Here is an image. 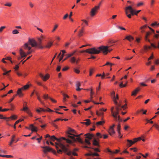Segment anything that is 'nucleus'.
<instances>
[{
  "label": "nucleus",
  "instance_id": "1",
  "mask_svg": "<svg viewBox=\"0 0 159 159\" xmlns=\"http://www.w3.org/2000/svg\"><path fill=\"white\" fill-rule=\"evenodd\" d=\"M114 103L116 105L115 107V111H114V107H112L111 108V110L112 113V116L114 117L116 121H121L122 119L120 118L119 116V111L121 110L123 108L124 109L126 108L127 104H126L124 106H121V103H118L116 100H113Z\"/></svg>",
  "mask_w": 159,
  "mask_h": 159
},
{
  "label": "nucleus",
  "instance_id": "2",
  "mask_svg": "<svg viewBox=\"0 0 159 159\" xmlns=\"http://www.w3.org/2000/svg\"><path fill=\"white\" fill-rule=\"evenodd\" d=\"M109 46H101L97 48H93V54H98L101 51L104 54H107L108 53Z\"/></svg>",
  "mask_w": 159,
  "mask_h": 159
},
{
  "label": "nucleus",
  "instance_id": "3",
  "mask_svg": "<svg viewBox=\"0 0 159 159\" xmlns=\"http://www.w3.org/2000/svg\"><path fill=\"white\" fill-rule=\"evenodd\" d=\"M31 45L32 47H37L38 43L34 39H29L28 43H25L23 46V47L25 50H30L31 49V48L30 46Z\"/></svg>",
  "mask_w": 159,
  "mask_h": 159
},
{
  "label": "nucleus",
  "instance_id": "4",
  "mask_svg": "<svg viewBox=\"0 0 159 159\" xmlns=\"http://www.w3.org/2000/svg\"><path fill=\"white\" fill-rule=\"evenodd\" d=\"M59 147H60L64 152L66 153L67 152V155L69 156L71 155V152L70 151H68V149L63 144V143L61 142L58 143H56V148L58 153L62 152L61 149H58Z\"/></svg>",
  "mask_w": 159,
  "mask_h": 159
},
{
  "label": "nucleus",
  "instance_id": "5",
  "mask_svg": "<svg viewBox=\"0 0 159 159\" xmlns=\"http://www.w3.org/2000/svg\"><path fill=\"white\" fill-rule=\"evenodd\" d=\"M102 1H101L99 3L98 6H95L94 8H93L90 11V15L92 16H93L96 14V13L97 10L99 9L100 7Z\"/></svg>",
  "mask_w": 159,
  "mask_h": 159
},
{
  "label": "nucleus",
  "instance_id": "6",
  "mask_svg": "<svg viewBox=\"0 0 159 159\" xmlns=\"http://www.w3.org/2000/svg\"><path fill=\"white\" fill-rule=\"evenodd\" d=\"M28 51H29L27 53H25L22 48H20L19 53L21 57L23 58L26 57L28 55L30 54L33 51L32 50H31V49Z\"/></svg>",
  "mask_w": 159,
  "mask_h": 159
},
{
  "label": "nucleus",
  "instance_id": "7",
  "mask_svg": "<svg viewBox=\"0 0 159 159\" xmlns=\"http://www.w3.org/2000/svg\"><path fill=\"white\" fill-rule=\"evenodd\" d=\"M142 139L141 137H139L137 138H135L133 139V141L131 140L127 139V146L128 147H130L132 145L134 144L137 142L141 140Z\"/></svg>",
  "mask_w": 159,
  "mask_h": 159
},
{
  "label": "nucleus",
  "instance_id": "8",
  "mask_svg": "<svg viewBox=\"0 0 159 159\" xmlns=\"http://www.w3.org/2000/svg\"><path fill=\"white\" fill-rule=\"evenodd\" d=\"M41 147L43 149V152L45 154H46L48 152L52 151V152L54 153H56V151L52 149V148L49 147L48 146H42Z\"/></svg>",
  "mask_w": 159,
  "mask_h": 159
},
{
  "label": "nucleus",
  "instance_id": "9",
  "mask_svg": "<svg viewBox=\"0 0 159 159\" xmlns=\"http://www.w3.org/2000/svg\"><path fill=\"white\" fill-rule=\"evenodd\" d=\"M75 137H77V135H73V136L70 135L68 136V137L71 139L73 141H77L79 142L82 143L83 141L79 137H77L76 138H75Z\"/></svg>",
  "mask_w": 159,
  "mask_h": 159
},
{
  "label": "nucleus",
  "instance_id": "10",
  "mask_svg": "<svg viewBox=\"0 0 159 159\" xmlns=\"http://www.w3.org/2000/svg\"><path fill=\"white\" fill-rule=\"evenodd\" d=\"M125 9L127 10L128 11H129V12H130V14H131V16H133L134 15H135V10L133 9L132 6H128L126 7L125 8Z\"/></svg>",
  "mask_w": 159,
  "mask_h": 159
},
{
  "label": "nucleus",
  "instance_id": "11",
  "mask_svg": "<svg viewBox=\"0 0 159 159\" xmlns=\"http://www.w3.org/2000/svg\"><path fill=\"white\" fill-rule=\"evenodd\" d=\"M39 76L44 81H46L49 78L50 75L48 74H47L45 75H44L41 73L39 74Z\"/></svg>",
  "mask_w": 159,
  "mask_h": 159
},
{
  "label": "nucleus",
  "instance_id": "12",
  "mask_svg": "<svg viewBox=\"0 0 159 159\" xmlns=\"http://www.w3.org/2000/svg\"><path fill=\"white\" fill-rule=\"evenodd\" d=\"M47 109H45L42 108H40L39 109H36V111L38 113H40L41 112H46V111H49V112H53V111L52 110H51L49 108H47Z\"/></svg>",
  "mask_w": 159,
  "mask_h": 159
},
{
  "label": "nucleus",
  "instance_id": "13",
  "mask_svg": "<svg viewBox=\"0 0 159 159\" xmlns=\"http://www.w3.org/2000/svg\"><path fill=\"white\" fill-rule=\"evenodd\" d=\"M80 53H83L84 52H86L87 53H88L89 54H93V48H89L87 49H86L84 50H82L80 51Z\"/></svg>",
  "mask_w": 159,
  "mask_h": 159
},
{
  "label": "nucleus",
  "instance_id": "14",
  "mask_svg": "<svg viewBox=\"0 0 159 159\" xmlns=\"http://www.w3.org/2000/svg\"><path fill=\"white\" fill-rule=\"evenodd\" d=\"M115 126V125L114 124H113L112 126L110 127V129L108 131V132L111 135H112L115 133L114 129V128Z\"/></svg>",
  "mask_w": 159,
  "mask_h": 159
},
{
  "label": "nucleus",
  "instance_id": "15",
  "mask_svg": "<svg viewBox=\"0 0 159 159\" xmlns=\"http://www.w3.org/2000/svg\"><path fill=\"white\" fill-rule=\"evenodd\" d=\"M38 48L40 49H43L44 47L41 45L42 42V39H41L39 38H38Z\"/></svg>",
  "mask_w": 159,
  "mask_h": 159
},
{
  "label": "nucleus",
  "instance_id": "16",
  "mask_svg": "<svg viewBox=\"0 0 159 159\" xmlns=\"http://www.w3.org/2000/svg\"><path fill=\"white\" fill-rule=\"evenodd\" d=\"M71 133H75V131L73 129H69L67 134V136L68 137V136H73L74 134H72Z\"/></svg>",
  "mask_w": 159,
  "mask_h": 159
},
{
  "label": "nucleus",
  "instance_id": "17",
  "mask_svg": "<svg viewBox=\"0 0 159 159\" xmlns=\"http://www.w3.org/2000/svg\"><path fill=\"white\" fill-rule=\"evenodd\" d=\"M50 139L52 141H54L55 140H57V141H58L59 143L61 142V138L60 139H57L53 135L52 136H51L50 137Z\"/></svg>",
  "mask_w": 159,
  "mask_h": 159
},
{
  "label": "nucleus",
  "instance_id": "18",
  "mask_svg": "<svg viewBox=\"0 0 159 159\" xmlns=\"http://www.w3.org/2000/svg\"><path fill=\"white\" fill-rule=\"evenodd\" d=\"M22 90L20 88L19 89L17 92V93L15 95V96L18 95L20 97H22L23 96V94L22 92Z\"/></svg>",
  "mask_w": 159,
  "mask_h": 159
},
{
  "label": "nucleus",
  "instance_id": "19",
  "mask_svg": "<svg viewBox=\"0 0 159 159\" xmlns=\"http://www.w3.org/2000/svg\"><path fill=\"white\" fill-rule=\"evenodd\" d=\"M70 61L72 63H75L77 64L78 62V60H77L75 57H73L70 58Z\"/></svg>",
  "mask_w": 159,
  "mask_h": 159
},
{
  "label": "nucleus",
  "instance_id": "20",
  "mask_svg": "<svg viewBox=\"0 0 159 159\" xmlns=\"http://www.w3.org/2000/svg\"><path fill=\"white\" fill-rule=\"evenodd\" d=\"M76 52V51H75L72 53L68 54L67 55V57L63 59V60L62 61H65L66 59H67L68 58L72 56H73Z\"/></svg>",
  "mask_w": 159,
  "mask_h": 159
},
{
  "label": "nucleus",
  "instance_id": "21",
  "mask_svg": "<svg viewBox=\"0 0 159 159\" xmlns=\"http://www.w3.org/2000/svg\"><path fill=\"white\" fill-rule=\"evenodd\" d=\"M85 136H86V138H88L89 140H91L92 139V138L94 137V135L93 134H90L89 133H87L84 135Z\"/></svg>",
  "mask_w": 159,
  "mask_h": 159
},
{
  "label": "nucleus",
  "instance_id": "22",
  "mask_svg": "<svg viewBox=\"0 0 159 159\" xmlns=\"http://www.w3.org/2000/svg\"><path fill=\"white\" fill-rule=\"evenodd\" d=\"M80 85H81V84H80V83L79 81L77 82L76 86L77 87V88L76 89V90L77 91H80L81 89H80V88L79 87L80 86Z\"/></svg>",
  "mask_w": 159,
  "mask_h": 159
},
{
  "label": "nucleus",
  "instance_id": "23",
  "mask_svg": "<svg viewBox=\"0 0 159 159\" xmlns=\"http://www.w3.org/2000/svg\"><path fill=\"white\" fill-rule=\"evenodd\" d=\"M140 90V89L139 88H137L135 90L132 92V95L135 96L136 95L137 93Z\"/></svg>",
  "mask_w": 159,
  "mask_h": 159
},
{
  "label": "nucleus",
  "instance_id": "24",
  "mask_svg": "<svg viewBox=\"0 0 159 159\" xmlns=\"http://www.w3.org/2000/svg\"><path fill=\"white\" fill-rule=\"evenodd\" d=\"M30 127L31 128V130L32 131V133H31V134H32L33 132H36L37 131V128L34 127L33 124H31L30 125Z\"/></svg>",
  "mask_w": 159,
  "mask_h": 159
},
{
  "label": "nucleus",
  "instance_id": "25",
  "mask_svg": "<svg viewBox=\"0 0 159 159\" xmlns=\"http://www.w3.org/2000/svg\"><path fill=\"white\" fill-rule=\"evenodd\" d=\"M30 127L31 128V130L32 131V133H31V134H32L33 132H36L37 131V128L34 127L33 124H31L30 125Z\"/></svg>",
  "mask_w": 159,
  "mask_h": 159
},
{
  "label": "nucleus",
  "instance_id": "26",
  "mask_svg": "<svg viewBox=\"0 0 159 159\" xmlns=\"http://www.w3.org/2000/svg\"><path fill=\"white\" fill-rule=\"evenodd\" d=\"M62 94L63 96V102H65L67 101L66 98H69V97L67 95L65 94L64 93H62Z\"/></svg>",
  "mask_w": 159,
  "mask_h": 159
},
{
  "label": "nucleus",
  "instance_id": "27",
  "mask_svg": "<svg viewBox=\"0 0 159 159\" xmlns=\"http://www.w3.org/2000/svg\"><path fill=\"white\" fill-rule=\"evenodd\" d=\"M24 111H26L27 113L30 116H32V115L31 113L28 110V108L27 107H23V109L22 110Z\"/></svg>",
  "mask_w": 159,
  "mask_h": 159
},
{
  "label": "nucleus",
  "instance_id": "28",
  "mask_svg": "<svg viewBox=\"0 0 159 159\" xmlns=\"http://www.w3.org/2000/svg\"><path fill=\"white\" fill-rule=\"evenodd\" d=\"M125 39H126L129 40V41L131 42L132 40H133L134 39V38L131 36L128 35L126 36Z\"/></svg>",
  "mask_w": 159,
  "mask_h": 159
},
{
  "label": "nucleus",
  "instance_id": "29",
  "mask_svg": "<svg viewBox=\"0 0 159 159\" xmlns=\"http://www.w3.org/2000/svg\"><path fill=\"white\" fill-rule=\"evenodd\" d=\"M61 51L62 52V54L61 55L60 57V58L59 59V61H61V60L62 59V58H63V57L64 56V53H66L65 50H61Z\"/></svg>",
  "mask_w": 159,
  "mask_h": 159
},
{
  "label": "nucleus",
  "instance_id": "30",
  "mask_svg": "<svg viewBox=\"0 0 159 159\" xmlns=\"http://www.w3.org/2000/svg\"><path fill=\"white\" fill-rule=\"evenodd\" d=\"M146 27V25H145L140 27V30L141 33H143L145 32V29Z\"/></svg>",
  "mask_w": 159,
  "mask_h": 159
},
{
  "label": "nucleus",
  "instance_id": "31",
  "mask_svg": "<svg viewBox=\"0 0 159 159\" xmlns=\"http://www.w3.org/2000/svg\"><path fill=\"white\" fill-rule=\"evenodd\" d=\"M93 144L94 145L97 146V147H99L100 145L99 144L98 142L97 141L96 139H94L93 141Z\"/></svg>",
  "mask_w": 159,
  "mask_h": 159
},
{
  "label": "nucleus",
  "instance_id": "32",
  "mask_svg": "<svg viewBox=\"0 0 159 159\" xmlns=\"http://www.w3.org/2000/svg\"><path fill=\"white\" fill-rule=\"evenodd\" d=\"M151 26L152 27H158L159 26V23H157V21H155L151 24Z\"/></svg>",
  "mask_w": 159,
  "mask_h": 159
},
{
  "label": "nucleus",
  "instance_id": "33",
  "mask_svg": "<svg viewBox=\"0 0 159 159\" xmlns=\"http://www.w3.org/2000/svg\"><path fill=\"white\" fill-rule=\"evenodd\" d=\"M150 33L149 32H147L146 33V36H145V39L146 40H147L148 42H150L149 39H147L148 37L150 35Z\"/></svg>",
  "mask_w": 159,
  "mask_h": 159
},
{
  "label": "nucleus",
  "instance_id": "34",
  "mask_svg": "<svg viewBox=\"0 0 159 159\" xmlns=\"http://www.w3.org/2000/svg\"><path fill=\"white\" fill-rule=\"evenodd\" d=\"M15 137V135H13L12 136L11 141L10 142L9 145L10 146H11L13 143L15 141L14 139V138Z\"/></svg>",
  "mask_w": 159,
  "mask_h": 159
},
{
  "label": "nucleus",
  "instance_id": "35",
  "mask_svg": "<svg viewBox=\"0 0 159 159\" xmlns=\"http://www.w3.org/2000/svg\"><path fill=\"white\" fill-rule=\"evenodd\" d=\"M29 85L28 84H26V85H25L23 87H22L21 88H20V89L22 90H26L27 89H28L29 88Z\"/></svg>",
  "mask_w": 159,
  "mask_h": 159
},
{
  "label": "nucleus",
  "instance_id": "36",
  "mask_svg": "<svg viewBox=\"0 0 159 159\" xmlns=\"http://www.w3.org/2000/svg\"><path fill=\"white\" fill-rule=\"evenodd\" d=\"M125 9V14L127 15V16L129 18H131V14H128L129 12L127 10H126V9Z\"/></svg>",
  "mask_w": 159,
  "mask_h": 159
},
{
  "label": "nucleus",
  "instance_id": "37",
  "mask_svg": "<svg viewBox=\"0 0 159 159\" xmlns=\"http://www.w3.org/2000/svg\"><path fill=\"white\" fill-rule=\"evenodd\" d=\"M52 42H49L45 46V47L49 48L52 46Z\"/></svg>",
  "mask_w": 159,
  "mask_h": 159
},
{
  "label": "nucleus",
  "instance_id": "38",
  "mask_svg": "<svg viewBox=\"0 0 159 159\" xmlns=\"http://www.w3.org/2000/svg\"><path fill=\"white\" fill-rule=\"evenodd\" d=\"M84 121H86V122H85V124L87 125H89L90 124V120L89 119H87L84 120Z\"/></svg>",
  "mask_w": 159,
  "mask_h": 159
},
{
  "label": "nucleus",
  "instance_id": "39",
  "mask_svg": "<svg viewBox=\"0 0 159 159\" xmlns=\"http://www.w3.org/2000/svg\"><path fill=\"white\" fill-rule=\"evenodd\" d=\"M61 141L62 140H66V142L67 143H71L72 142L70 140H69V139H66L64 137H61Z\"/></svg>",
  "mask_w": 159,
  "mask_h": 159
},
{
  "label": "nucleus",
  "instance_id": "40",
  "mask_svg": "<svg viewBox=\"0 0 159 159\" xmlns=\"http://www.w3.org/2000/svg\"><path fill=\"white\" fill-rule=\"evenodd\" d=\"M104 123V121H99L96 123V125L97 126L102 125Z\"/></svg>",
  "mask_w": 159,
  "mask_h": 159
},
{
  "label": "nucleus",
  "instance_id": "41",
  "mask_svg": "<svg viewBox=\"0 0 159 159\" xmlns=\"http://www.w3.org/2000/svg\"><path fill=\"white\" fill-rule=\"evenodd\" d=\"M0 157H6L7 158L13 157V156L10 155H2L0 154Z\"/></svg>",
  "mask_w": 159,
  "mask_h": 159
},
{
  "label": "nucleus",
  "instance_id": "42",
  "mask_svg": "<svg viewBox=\"0 0 159 159\" xmlns=\"http://www.w3.org/2000/svg\"><path fill=\"white\" fill-rule=\"evenodd\" d=\"M151 45L152 47L154 48H159V42L158 43V46L157 47L153 43H151Z\"/></svg>",
  "mask_w": 159,
  "mask_h": 159
},
{
  "label": "nucleus",
  "instance_id": "43",
  "mask_svg": "<svg viewBox=\"0 0 159 159\" xmlns=\"http://www.w3.org/2000/svg\"><path fill=\"white\" fill-rule=\"evenodd\" d=\"M0 119H6V120L7 121H8L10 120V117H0Z\"/></svg>",
  "mask_w": 159,
  "mask_h": 159
},
{
  "label": "nucleus",
  "instance_id": "44",
  "mask_svg": "<svg viewBox=\"0 0 159 159\" xmlns=\"http://www.w3.org/2000/svg\"><path fill=\"white\" fill-rule=\"evenodd\" d=\"M58 27V25L57 24H56L55 25H54V28L53 29L52 32H54L55 30H56L57 28Z\"/></svg>",
  "mask_w": 159,
  "mask_h": 159
},
{
  "label": "nucleus",
  "instance_id": "45",
  "mask_svg": "<svg viewBox=\"0 0 159 159\" xmlns=\"http://www.w3.org/2000/svg\"><path fill=\"white\" fill-rule=\"evenodd\" d=\"M19 33V32L17 30H15L12 31V34H16Z\"/></svg>",
  "mask_w": 159,
  "mask_h": 159
},
{
  "label": "nucleus",
  "instance_id": "46",
  "mask_svg": "<svg viewBox=\"0 0 159 159\" xmlns=\"http://www.w3.org/2000/svg\"><path fill=\"white\" fill-rule=\"evenodd\" d=\"M83 32L82 31L80 30L79 32V34H78V36L79 37H81L83 35Z\"/></svg>",
  "mask_w": 159,
  "mask_h": 159
},
{
  "label": "nucleus",
  "instance_id": "47",
  "mask_svg": "<svg viewBox=\"0 0 159 159\" xmlns=\"http://www.w3.org/2000/svg\"><path fill=\"white\" fill-rule=\"evenodd\" d=\"M43 98L44 99H46L48 98H49L50 97L48 96V95L44 94L43 96Z\"/></svg>",
  "mask_w": 159,
  "mask_h": 159
},
{
  "label": "nucleus",
  "instance_id": "48",
  "mask_svg": "<svg viewBox=\"0 0 159 159\" xmlns=\"http://www.w3.org/2000/svg\"><path fill=\"white\" fill-rule=\"evenodd\" d=\"M6 28V26H2L0 28V33H1L3 30Z\"/></svg>",
  "mask_w": 159,
  "mask_h": 159
},
{
  "label": "nucleus",
  "instance_id": "49",
  "mask_svg": "<svg viewBox=\"0 0 159 159\" xmlns=\"http://www.w3.org/2000/svg\"><path fill=\"white\" fill-rule=\"evenodd\" d=\"M7 152V151L4 150H3L0 148V153H6Z\"/></svg>",
  "mask_w": 159,
  "mask_h": 159
},
{
  "label": "nucleus",
  "instance_id": "50",
  "mask_svg": "<svg viewBox=\"0 0 159 159\" xmlns=\"http://www.w3.org/2000/svg\"><path fill=\"white\" fill-rule=\"evenodd\" d=\"M120 127H121L120 125V124L119 123L118 124V125H117V131H118V130L119 131L120 130Z\"/></svg>",
  "mask_w": 159,
  "mask_h": 159
},
{
  "label": "nucleus",
  "instance_id": "51",
  "mask_svg": "<svg viewBox=\"0 0 159 159\" xmlns=\"http://www.w3.org/2000/svg\"><path fill=\"white\" fill-rule=\"evenodd\" d=\"M37 98L42 104H44V102L41 100L39 96H37Z\"/></svg>",
  "mask_w": 159,
  "mask_h": 159
},
{
  "label": "nucleus",
  "instance_id": "52",
  "mask_svg": "<svg viewBox=\"0 0 159 159\" xmlns=\"http://www.w3.org/2000/svg\"><path fill=\"white\" fill-rule=\"evenodd\" d=\"M85 142L88 145H90L91 144L89 140H88L86 139H85Z\"/></svg>",
  "mask_w": 159,
  "mask_h": 159
},
{
  "label": "nucleus",
  "instance_id": "53",
  "mask_svg": "<svg viewBox=\"0 0 159 159\" xmlns=\"http://www.w3.org/2000/svg\"><path fill=\"white\" fill-rule=\"evenodd\" d=\"M119 86L120 87H121V88L124 87H125L126 86V84H123L122 83H120L119 85Z\"/></svg>",
  "mask_w": 159,
  "mask_h": 159
},
{
  "label": "nucleus",
  "instance_id": "54",
  "mask_svg": "<svg viewBox=\"0 0 159 159\" xmlns=\"http://www.w3.org/2000/svg\"><path fill=\"white\" fill-rule=\"evenodd\" d=\"M117 132H118V135H119V138H122V135H121V133H120V131H117Z\"/></svg>",
  "mask_w": 159,
  "mask_h": 159
},
{
  "label": "nucleus",
  "instance_id": "55",
  "mask_svg": "<svg viewBox=\"0 0 159 159\" xmlns=\"http://www.w3.org/2000/svg\"><path fill=\"white\" fill-rule=\"evenodd\" d=\"M2 85H3L4 86V87H3V88L1 89H0V90H4L5 89V88L7 87L8 85H9V84H8L7 85V86H5V85H4V84L3 83H2Z\"/></svg>",
  "mask_w": 159,
  "mask_h": 159
},
{
  "label": "nucleus",
  "instance_id": "56",
  "mask_svg": "<svg viewBox=\"0 0 159 159\" xmlns=\"http://www.w3.org/2000/svg\"><path fill=\"white\" fill-rule=\"evenodd\" d=\"M93 69H91L89 71V75L90 76H91L92 75V74L93 73Z\"/></svg>",
  "mask_w": 159,
  "mask_h": 159
},
{
  "label": "nucleus",
  "instance_id": "57",
  "mask_svg": "<svg viewBox=\"0 0 159 159\" xmlns=\"http://www.w3.org/2000/svg\"><path fill=\"white\" fill-rule=\"evenodd\" d=\"M139 154L141 155L142 156H143L145 158H146V157L147 156H148V153H146L145 155L142 154L141 153H140Z\"/></svg>",
  "mask_w": 159,
  "mask_h": 159
},
{
  "label": "nucleus",
  "instance_id": "58",
  "mask_svg": "<svg viewBox=\"0 0 159 159\" xmlns=\"http://www.w3.org/2000/svg\"><path fill=\"white\" fill-rule=\"evenodd\" d=\"M55 121H54H54L52 122L51 123V124L54 126L55 127H57V125L55 123Z\"/></svg>",
  "mask_w": 159,
  "mask_h": 159
},
{
  "label": "nucleus",
  "instance_id": "59",
  "mask_svg": "<svg viewBox=\"0 0 159 159\" xmlns=\"http://www.w3.org/2000/svg\"><path fill=\"white\" fill-rule=\"evenodd\" d=\"M155 0H151L150 1V5L152 6L154 4Z\"/></svg>",
  "mask_w": 159,
  "mask_h": 159
},
{
  "label": "nucleus",
  "instance_id": "60",
  "mask_svg": "<svg viewBox=\"0 0 159 159\" xmlns=\"http://www.w3.org/2000/svg\"><path fill=\"white\" fill-rule=\"evenodd\" d=\"M153 126H155L157 130H159V126L158 125L156 124H155L153 125Z\"/></svg>",
  "mask_w": 159,
  "mask_h": 159
},
{
  "label": "nucleus",
  "instance_id": "61",
  "mask_svg": "<svg viewBox=\"0 0 159 159\" xmlns=\"http://www.w3.org/2000/svg\"><path fill=\"white\" fill-rule=\"evenodd\" d=\"M74 71L76 73L78 74L80 73V70L76 68H74Z\"/></svg>",
  "mask_w": 159,
  "mask_h": 159
},
{
  "label": "nucleus",
  "instance_id": "62",
  "mask_svg": "<svg viewBox=\"0 0 159 159\" xmlns=\"http://www.w3.org/2000/svg\"><path fill=\"white\" fill-rule=\"evenodd\" d=\"M4 5L5 6H7L8 7H11V3H7Z\"/></svg>",
  "mask_w": 159,
  "mask_h": 159
},
{
  "label": "nucleus",
  "instance_id": "63",
  "mask_svg": "<svg viewBox=\"0 0 159 159\" xmlns=\"http://www.w3.org/2000/svg\"><path fill=\"white\" fill-rule=\"evenodd\" d=\"M81 21L84 22L87 25H88V22L86 20H82Z\"/></svg>",
  "mask_w": 159,
  "mask_h": 159
},
{
  "label": "nucleus",
  "instance_id": "64",
  "mask_svg": "<svg viewBox=\"0 0 159 159\" xmlns=\"http://www.w3.org/2000/svg\"><path fill=\"white\" fill-rule=\"evenodd\" d=\"M143 2H140L137 4V7H139L140 6L143 5Z\"/></svg>",
  "mask_w": 159,
  "mask_h": 159
}]
</instances>
